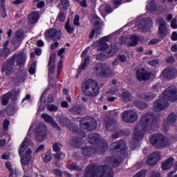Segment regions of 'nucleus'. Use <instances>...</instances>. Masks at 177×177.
<instances>
[{
    "mask_svg": "<svg viewBox=\"0 0 177 177\" xmlns=\"http://www.w3.org/2000/svg\"><path fill=\"white\" fill-rule=\"evenodd\" d=\"M156 128H158V120L153 119L151 113L144 115L136 126L133 135L134 140H142L146 131L150 132V131H154Z\"/></svg>",
    "mask_w": 177,
    "mask_h": 177,
    "instance_id": "f257e3e1",
    "label": "nucleus"
},
{
    "mask_svg": "<svg viewBox=\"0 0 177 177\" xmlns=\"http://www.w3.org/2000/svg\"><path fill=\"white\" fill-rule=\"evenodd\" d=\"M84 177H114V171L107 165L100 166L96 173L93 165L86 167Z\"/></svg>",
    "mask_w": 177,
    "mask_h": 177,
    "instance_id": "f03ea898",
    "label": "nucleus"
},
{
    "mask_svg": "<svg viewBox=\"0 0 177 177\" xmlns=\"http://www.w3.org/2000/svg\"><path fill=\"white\" fill-rule=\"evenodd\" d=\"M97 44H98L97 50H101V53L96 56L97 60H106L117 53L118 46L115 44L111 45V50H109V45L104 42V38L97 41Z\"/></svg>",
    "mask_w": 177,
    "mask_h": 177,
    "instance_id": "7ed1b4c3",
    "label": "nucleus"
},
{
    "mask_svg": "<svg viewBox=\"0 0 177 177\" xmlns=\"http://www.w3.org/2000/svg\"><path fill=\"white\" fill-rule=\"evenodd\" d=\"M55 62H56V54H52L50 55L48 62V78L49 84L51 85L56 84V80H59V73H60V68L63 67V60L60 59L57 64V75L55 76L53 73L55 71Z\"/></svg>",
    "mask_w": 177,
    "mask_h": 177,
    "instance_id": "20e7f679",
    "label": "nucleus"
},
{
    "mask_svg": "<svg viewBox=\"0 0 177 177\" xmlns=\"http://www.w3.org/2000/svg\"><path fill=\"white\" fill-rule=\"evenodd\" d=\"M83 92L88 97H95L99 95V85L93 80H89L83 85Z\"/></svg>",
    "mask_w": 177,
    "mask_h": 177,
    "instance_id": "39448f33",
    "label": "nucleus"
},
{
    "mask_svg": "<svg viewBox=\"0 0 177 177\" xmlns=\"http://www.w3.org/2000/svg\"><path fill=\"white\" fill-rule=\"evenodd\" d=\"M150 143L156 149H164L171 145L169 140L161 133H156L151 136Z\"/></svg>",
    "mask_w": 177,
    "mask_h": 177,
    "instance_id": "423d86ee",
    "label": "nucleus"
},
{
    "mask_svg": "<svg viewBox=\"0 0 177 177\" xmlns=\"http://www.w3.org/2000/svg\"><path fill=\"white\" fill-rule=\"evenodd\" d=\"M93 71L98 77H102L103 78H109L113 75V71L110 69V66L107 64H103L102 62H98L93 68Z\"/></svg>",
    "mask_w": 177,
    "mask_h": 177,
    "instance_id": "0eeeda50",
    "label": "nucleus"
},
{
    "mask_svg": "<svg viewBox=\"0 0 177 177\" xmlns=\"http://www.w3.org/2000/svg\"><path fill=\"white\" fill-rule=\"evenodd\" d=\"M105 127L108 131H112L115 132L113 134V139H118L122 134L121 131L118 130V127L117 126V123L115 122V119L112 117H108L105 120Z\"/></svg>",
    "mask_w": 177,
    "mask_h": 177,
    "instance_id": "6e6552de",
    "label": "nucleus"
},
{
    "mask_svg": "<svg viewBox=\"0 0 177 177\" xmlns=\"http://www.w3.org/2000/svg\"><path fill=\"white\" fill-rule=\"evenodd\" d=\"M35 139L37 142H44L48 136V129L45 124H39L35 131Z\"/></svg>",
    "mask_w": 177,
    "mask_h": 177,
    "instance_id": "1a4fd4ad",
    "label": "nucleus"
},
{
    "mask_svg": "<svg viewBox=\"0 0 177 177\" xmlns=\"http://www.w3.org/2000/svg\"><path fill=\"white\" fill-rule=\"evenodd\" d=\"M80 127L83 129H89L90 131H93L96 129L97 124L95 118L92 117L83 118L80 122Z\"/></svg>",
    "mask_w": 177,
    "mask_h": 177,
    "instance_id": "9d476101",
    "label": "nucleus"
},
{
    "mask_svg": "<svg viewBox=\"0 0 177 177\" xmlns=\"http://www.w3.org/2000/svg\"><path fill=\"white\" fill-rule=\"evenodd\" d=\"M122 120L124 122H129V124H132L138 121L139 119V115H138V113L135 112L132 110L124 111L122 113Z\"/></svg>",
    "mask_w": 177,
    "mask_h": 177,
    "instance_id": "9b49d317",
    "label": "nucleus"
},
{
    "mask_svg": "<svg viewBox=\"0 0 177 177\" xmlns=\"http://www.w3.org/2000/svg\"><path fill=\"white\" fill-rule=\"evenodd\" d=\"M163 97L169 102H176L177 100V89L175 86H171L166 88L163 93Z\"/></svg>",
    "mask_w": 177,
    "mask_h": 177,
    "instance_id": "f8f14e48",
    "label": "nucleus"
},
{
    "mask_svg": "<svg viewBox=\"0 0 177 177\" xmlns=\"http://www.w3.org/2000/svg\"><path fill=\"white\" fill-rule=\"evenodd\" d=\"M2 73L6 74V75H10V74L15 73V61H13V59L8 60L3 64Z\"/></svg>",
    "mask_w": 177,
    "mask_h": 177,
    "instance_id": "ddd939ff",
    "label": "nucleus"
},
{
    "mask_svg": "<svg viewBox=\"0 0 177 177\" xmlns=\"http://www.w3.org/2000/svg\"><path fill=\"white\" fill-rule=\"evenodd\" d=\"M169 106V103L163 97L154 103L153 110L154 111H160V110H165Z\"/></svg>",
    "mask_w": 177,
    "mask_h": 177,
    "instance_id": "4468645a",
    "label": "nucleus"
},
{
    "mask_svg": "<svg viewBox=\"0 0 177 177\" xmlns=\"http://www.w3.org/2000/svg\"><path fill=\"white\" fill-rule=\"evenodd\" d=\"M162 76L167 80H175L177 77V69L174 68H167L163 70Z\"/></svg>",
    "mask_w": 177,
    "mask_h": 177,
    "instance_id": "2eb2a0df",
    "label": "nucleus"
},
{
    "mask_svg": "<svg viewBox=\"0 0 177 177\" xmlns=\"http://www.w3.org/2000/svg\"><path fill=\"white\" fill-rule=\"evenodd\" d=\"M160 160H161V153L160 152H154L148 156L147 164L153 167V165H156Z\"/></svg>",
    "mask_w": 177,
    "mask_h": 177,
    "instance_id": "dca6fc26",
    "label": "nucleus"
},
{
    "mask_svg": "<svg viewBox=\"0 0 177 177\" xmlns=\"http://www.w3.org/2000/svg\"><path fill=\"white\" fill-rule=\"evenodd\" d=\"M136 75L139 81H147L151 76V73L147 72L144 68H142L136 71Z\"/></svg>",
    "mask_w": 177,
    "mask_h": 177,
    "instance_id": "f3484780",
    "label": "nucleus"
},
{
    "mask_svg": "<svg viewBox=\"0 0 177 177\" xmlns=\"http://www.w3.org/2000/svg\"><path fill=\"white\" fill-rule=\"evenodd\" d=\"M24 39V32L21 30H18L16 32L15 36L12 39L11 44L12 45H19Z\"/></svg>",
    "mask_w": 177,
    "mask_h": 177,
    "instance_id": "a211bd4d",
    "label": "nucleus"
},
{
    "mask_svg": "<svg viewBox=\"0 0 177 177\" xmlns=\"http://www.w3.org/2000/svg\"><path fill=\"white\" fill-rule=\"evenodd\" d=\"M151 26H153V21L150 18L142 19L138 25V28L142 31H145V30H147V28H150Z\"/></svg>",
    "mask_w": 177,
    "mask_h": 177,
    "instance_id": "6ab92c4d",
    "label": "nucleus"
},
{
    "mask_svg": "<svg viewBox=\"0 0 177 177\" xmlns=\"http://www.w3.org/2000/svg\"><path fill=\"white\" fill-rule=\"evenodd\" d=\"M32 153V151H31V149H28L26 151V153L21 158V162L22 164L23 169H26V165H28V164H30V161H31V153Z\"/></svg>",
    "mask_w": 177,
    "mask_h": 177,
    "instance_id": "aec40b11",
    "label": "nucleus"
},
{
    "mask_svg": "<svg viewBox=\"0 0 177 177\" xmlns=\"http://www.w3.org/2000/svg\"><path fill=\"white\" fill-rule=\"evenodd\" d=\"M88 53V50H84L82 53V57H83V64L79 67V71L80 70H85L89 66V62H91V57L87 55L86 54Z\"/></svg>",
    "mask_w": 177,
    "mask_h": 177,
    "instance_id": "412c9836",
    "label": "nucleus"
},
{
    "mask_svg": "<svg viewBox=\"0 0 177 177\" xmlns=\"http://www.w3.org/2000/svg\"><path fill=\"white\" fill-rule=\"evenodd\" d=\"M48 35L52 38L53 41H59L62 38V30L57 29H50L48 30Z\"/></svg>",
    "mask_w": 177,
    "mask_h": 177,
    "instance_id": "4be33fe9",
    "label": "nucleus"
},
{
    "mask_svg": "<svg viewBox=\"0 0 177 177\" xmlns=\"http://www.w3.org/2000/svg\"><path fill=\"white\" fill-rule=\"evenodd\" d=\"M111 147L112 150H118L120 149L121 151H122V150H127V143H125V140H120L112 143Z\"/></svg>",
    "mask_w": 177,
    "mask_h": 177,
    "instance_id": "5701e85b",
    "label": "nucleus"
},
{
    "mask_svg": "<svg viewBox=\"0 0 177 177\" xmlns=\"http://www.w3.org/2000/svg\"><path fill=\"white\" fill-rule=\"evenodd\" d=\"M156 24L159 26L158 28L160 34H165V32H167V23H165V20H164V18H158L156 19Z\"/></svg>",
    "mask_w": 177,
    "mask_h": 177,
    "instance_id": "b1692460",
    "label": "nucleus"
},
{
    "mask_svg": "<svg viewBox=\"0 0 177 177\" xmlns=\"http://www.w3.org/2000/svg\"><path fill=\"white\" fill-rule=\"evenodd\" d=\"M28 23H29V24H35V23H37L39 19V12H32L28 16Z\"/></svg>",
    "mask_w": 177,
    "mask_h": 177,
    "instance_id": "393cba45",
    "label": "nucleus"
},
{
    "mask_svg": "<svg viewBox=\"0 0 177 177\" xmlns=\"http://www.w3.org/2000/svg\"><path fill=\"white\" fill-rule=\"evenodd\" d=\"M120 97L123 102H125V103H128V102H131L132 99H133L131 93L125 89L122 90V93L121 94Z\"/></svg>",
    "mask_w": 177,
    "mask_h": 177,
    "instance_id": "a878e982",
    "label": "nucleus"
},
{
    "mask_svg": "<svg viewBox=\"0 0 177 177\" xmlns=\"http://www.w3.org/2000/svg\"><path fill=\"white\" fill-rule=\"evenodd\" d=\"M105 162L111 167H113V168H115V167H118V165L121 164V160H118L113 157L107 158Z\"/></svg>",
    "mask_w": 177,
    "mask_h": 177,
    "instance_id": "bb28decb",
    "label": "nucleus"
},
{
    "mask_svg": "<svg viewBox=\"0 0 177 177\" xmlns=\"http://www.w3.org/2000/svg\"><path fill=\"white\" fill-rule=\"evenodd\" d=\"M174 160L172 158H169L165 160L162 163V169H163V171H167V169H169V168H171V167L174 165Z\"/></svg>",
    "mask_w": 177,
    "mask_h": 177,
    "instance_id": "cd10ccee",
    "label": "nucleus"
},
{
    "mask_svg": "<svg viewBox=\"0 0 177 177\" xmlns=\"http://www.w3.org/2000/svg\"><path fill=\"white\" fill-rule=\"evenodd\" d=\"M15 59L17 60V65L21 66L26 63V60H27V55H26V53L22 52Z\"/></svg>",
    "mask_w": 177,
    "mask_h": 177,
    "instance_id": "c85d7f7f",
    "label": "nucleus"
},
{
    "mask_svg": "<svg viewBox=\"0 0 177 177\" xmlns=\"http://www.w3.org/2000/svg\"><path fill=\"white\" fill-rule=\"evenodd\" d=\"M100 139L99 134L91 133L88 135V142L91 145H93Z\"/></svg>",
    "mask_w": 177,
    "mask_h": 177,
    "instance_id": "c756f323",
    "label": "nucleus"
},
{
    "mask_svg": "<svg viewBox=\"0 0 177 177\" xmlns=\"http://www.w3.org/2000/svg\"><path fill=\"white\" fill-rule=\"evenodd\" d=\"M29 138L28 136H27L21 143V147L19 150V156L23 154V152L27 149V146H28Z\"/></svg>",
    "mask_w": 177,
    "mask_h": 177,
    "instance_id": "7c9ffc66",
    "label": "nucleus"
},
{
    "mask_svg": "<svg viewBox=\"0 0 177 177\" xmlns=\"http://www.w3.org/2000/svg\"><path fill=\"white\" fill-rule=\"evenodd\" d=\"M147 9L149 10V12H154V10H156L157 5H156V1L154 0H148Z\"/></svg>",
    "mask_w": 177,
    "mask_h": 177,
    "instance_id": "2f4dec72",
    "label": "nucleus"
},
{
    "mask_svg": "<svg viewBox=\"0 0 177 177\" xmlns=\"http://www.w3.org/2000/svg\"><path fill=\"white\" fill-rule=\"evenodd\" d=\"M71 145L73 147H76V149H78V147H81V145H82V140L81 138H74L71 141Z\"/></svg>",
    "mask_w": 177,
    "mask_h": 177,
    "instance_id": "473e14b6",
    "label": "nucleus"
},
{
    "mask_svg": "<svg viewBox=\"0 0 177 177\" xmlns=\"http://www.w3.org/2000/svg\"><path fill=\"white\" fill-rule=\"evenodd\" d=\"M138 41H139V37L134 35L130 37L128 41V46H136L138 45Z\"/></svg>",
    "mask_w": 177,
    "mask_h": 177,
    "instance_id": "72a5a7b5",
    "label": "nucleus"
},
{
    "mask_svg": "<svg viewBox=\"0 0 177 177\" xmlns=\"http://www.w3.org/2000/svg\"><path fill=\"white\" fill-rule=\"evenodd\" d=\"M17 110V106L16 104H10L8 106L6 113L8 115H12V114H15V111Z\"/></svg>",
    "mask_w": 177,
    "mask_h": 177,
    "instance_id": "f704fd0d",
    "label": "nucleus"
},
{
    "mask_svg": "<svg viewBox=\"0 0 177 177\" xmlns=\"http://www.w3.org/2000/svg\"><path fill=\"white\" fill-rule=\"evenodd\" d=\"M41 158L44 162H49L52 161V155L50 153V151H47L46 153L41 155Z\"/></svg>",
    "mask_w": 177,
    "mask_h": 177,
    "instance_id": "c9c22d12",
    "label": "nucleus"
},
{
    "mask_svg": "<svg viewBox=\"0 0 177 177\" xmlns=\"http://www.w3.org/2000/svg\"><path fill=\"white\" fill-rule=\"evenodd\" d=\"M9 99H10V93L5 94L1 99V104L3 106H8L9 103Z\"/></svg>",
    "mask_w": 177,
    "mask_h": 177,
    "instance_id": "e433bc0d",
    "label": "nucleus"
},
{
    "mask_svg": "<svg viewBox=\"0 0 177 177\" xmlns=\"http://www.w3.org/2000/svg\"><path fill=\"white\" fill-rule=\"evenodd\" d=\"M75 28L70 25V19H68L65 24V30H66L67 32H68V34H73V32H74Z\"/></svg>",
    "mask_w": 177,
    "mask_h": 177,
    "instance_id": "4c0bfd02",
    "label": "nucleus"
},
{
    "mask_svg": "<svg viewBox=\"0 0 177 177\" xmlns=\"http://www.w3.org/2000/svg\"><path fill=\"white\" fill-rule=\"evenodd\" d=\"M108 147L106 142H102L100 147L97 148V151L100 154H102V153H104L107 150Z\"/></svg>",
    "mask_w": 177,
    "mask_h": 177,
    "instance_id": "58836bf2",
    "label": "nucleus"
},
{
    "mask_svg": "<svg viewBox=\"0 0 177 177\" xmlns=\"http://www.w3.org/2000/svg\"><path fill=\"white\" fill-rule=\"evenodd\" d=\"M176 121V116L174 113H170L167 118V122L169 125H174Z\"/></svg>",
    "mask_w": 177,
    "mask_h": 177,
    "instance_id": "ea45409f",
    "label": "nucleus"
},
{
    "mask_svg": "<svg viewBox=\"0 0 177 177\" xmlns=\"http://www.w3.org/2000/svg\"><path fill=\"white\" fill-rule=\"evenodd\" d=\"M134 106L138 109H146L147 107V104L145 102H142L140 101H134Z\"/></svg>",
    "mask_w": 177,
    "mask_h": 177,
    "instance_id": "a19ab883",
    "label": "nucleus"
},
{
    "mask_svg": "<svg viewBox=\"0 0 177 177\" xmlns=\"http://www.w3.org/2000/svg\"><path fill=\"white\" fill-rule=\"evenodd\" d=\"M143 97H144L145 100H146L147 102H151V100H153V99H154V97H156V95H154L151 93H147L145 94Z\"/></svg>",
    "mask_w": 177,
    "mask_h": 177,
    "instance_id": "79ce46f5",
    "label": "nucleus"
},
{
    "mask_svg": "<svg viewBox=\"0 0 177 177\" xmlns=\"http://www.w3.org/2000/svg\"><path fill=\"white\" fill-rule=\"evenodd\" d=\"M41 117L42 118H44L46 122H48V124H50L53 121V118L49 115L48 114L43 113L41 115Z\"/></svg>",
    "mask_w": 177,
    "mask_h": 177,
    "instance_id": "37998d69",
    "label": "nucleus"
},
{
    "mask_svg": "<svg viewBox=\"0 0 177 177\" xmlns=\"http://www.w3.org/2000/svg\"><path fill=\"white\" fill-rule=\"evenodd\" d=\"M60 125H62V127H66L68 124L70 122V120L67 119L66 117H61L59 120Z\"/></svg>",
    "mask_w": 177,
    "mask_h": 177,
    "instance_id": "c03bdc74",
    "label": "nucleus"
},
{
    "mask_svg": "<svg viewBox=\"0 0 177 177\" xmlns=\"http://www.w3.org/2000/svg\"><path fill=\"white\" fill-rule=\"evenodd\" d=\"M91 153H92V148L91 147H86L83 148V149H82V153L86 157H88V156H91Z\"/></svg>",
    "mask_w": 177,
    "mask_h": 177,
    "instance_id": "a18cd8bd",
    "label": "nucleus"
},
{
    "mask_svg": "<svg viewBox=\"0 0 177 177\" xmlns=\"http://www.w3.org/2000/svg\"><path fill=\"white\" fill-rule=\"evenodd\" d=\"M91 21H92V23L95 24V26H99V24H100V18H99V17H97L96 15H93L92 17Z\"/></svg>",
    "mask_w": 177,
    "mask_h": 177,
    "instance_id": "49530a36",
    "label": "nucleus"
},
{
    "mask_svg": "<svg viewBox=\"0 0 177 177\" xmlns=\"http://www.w3.org/2000/svg\"><path fill=\"white\" fill-rule=\"evenodd\" d=\"M35 68H37V62H35L31 64L30 68H29V73L31 75L35 73Z\"/></svg>",
    "mask_w": 177,
    "mask_h": 177,
    "instance_id": "de8ad7c7",
    "label": "nucleus"
},
{
    "mask_svg": "<svg viewBox=\"0 0 177 177\" xmlns=\"http://www.w3.org/2000/svg\"><path fill=\"white\" fill-rule=\"evenodd\" d=\"M10 99L11 98L13 102H16L17 100V96H19V92L14 91L12 93H10Z\"/></svg>",
    "mask_w": 177,
    "mask_h": 177,
    "instance_id": "09e8293b",
    "label": "nucleus"
},
{
    "mask_svg": "<svg viewBox=\"0 0 177 177\" xmlns=\"http://www.w3.org/2000/svg\"><path fill=\"white\" fill-rule=\"evenodd\" d=\"M68 169L81 171V167H78L75 163H72L71 165L68 166Z\"/></svg>",
    "mask_w": 177,
    "mask_h": 177,
    "instance_id": "8fccbe9b",
    "label": "nucleus"
},
{
    "mask_svg": "<svg viewBox=\"0 0 177 177\" xmlns=\"http://www.w3.org/2000/svg\"><path fill=\"white\" fill-rule=\"evenodd\" d=\"M148 177H161V174L157 171H152L149 173Z\"/></svg>",
    "mask_w": 177,
    "mask_h": 177,
    "instance_id": "3c124183",
    "label": "nucleus"
},
{
    "mask_svg": "<svg viewBox=\"0 0 177 177\" xmlns=\"http://www.w3.org/2000/svg\"><path fill=\"white\" fill-rule=\"evenodd\" d=\"M113 3L114 9H117V8H119L122 4V0H113Z\"/></svg>",
    "mask_w": 177,
    "mask_h": 177,
    "instance_id": "603ef678",
    "label": "nucleus"
},
{
    "mask_svg": "<svg viewBox=\"0 0 177 177\" xmlns=\"http://www.w3.org/2000/svg\"><path fill=\"white\" fill-rule=\"evenodd\" d=\"M9 55V50L0 49V57H6Z\"/></svg>",
    "mask_w": 177,
    "mask_h": 177,
    "instance_id": "864d4df0",
    "label": "nucleus"
},
{
    "mask_svg": "<svg viewBox=\"0 0 177 177\" xmlns=\"http://www.w3.org/2000/svg\"><path fill=\"white\" fill-rule=\"evenodd\" d=\"M104 10L105 12H106L107 13H111V12H113V10H114V8L111 7V6L110 4H106L104 7Z\"/></svg>",
    "mask_w": 177,
    "mask_h": 177,
    "instance_id": "5fc2aeb1",
    "label": "nucleus"
},
{
    "mask_svg": "<svg viewBox=\"0 0 177 177\" xmlns=\"http://www.w3.org/2000/svg\"><path fill=\"white\" fill-rule=\"evenodd\" d=\"M57 20L59 21L63 22L66 20V15H64V12H60L57 17Z\"/></svg>",
    "mask_w": 177,
    "mask_h": 177,
    "instance_id": "6e6d98bb",
    "label": "nucleus"
},
{
    "mask_svg": "<svg viewBox=\"0 0 177 177\" xmlns=\"http://www.w3.org/2000/svg\"><path fill=\"white\" fill-rule=\"evenodd\" d=\"M133 177H146V171L141 170L138 171Z\"/></svg>",
    "mask_w": 177,
    "mask_h": 177,
    "instance_id": "4d7b16f0",
    "label": "nucleus"
},
{
    "mask_svg": "<svg viewBox=\"0 0 177 177\" xmlns=\"http://www.w3.org/2000/svg\"><path fill=\"white\" fill-rule=\"evenodd\" d=\"M48 109L49 111H57L59 110V108L56 105L50 104L48 106Z\"/></svg>",
    "mask_w": 177,
    "mask_h": 177,
    "instance_id": "13d9d810",
    "label": "nucleus"
},
{
    "mask_svg": "<svg viewBox=\"0 0 177 177\" xmlns=\"http://www.w3.org/2000/svg\"><path fill=\"white\" fill-rule=\"evenodd\" d=\"M61 3L64 9H67V8L70 6V3L68 2V0H61Z\"/></svg>",
    "mask_w": 177,
    "mask_h": 177,
    "instance_id": "bf43d9fd",
    "label": "nucleus"
},
{
    "mask_svg": "<svg viewBox=\"0 0 177 177\" xmlns=\"http://www.w3.org/2000/svg\"><path fill=\"white\" fill-rule=\"evenodd\" d=\"M148 63L150 66H152L153 67H156V66H158L160 62L158 61V59H153V60L149 61Z\"/></svg>",
    "mask_w": 177,
    "mask_h": 177,
    "instance_id": "052dcab7",
    "label": "nucleus"
},
{
    "mask_svg": "<svg viewBox=\"0 0 177 177\" xmlns=\"http://www.w3.org/2000/svg\"><path fill=\"white\" fill-rule=\"evenodd\" d=\"M53 174H54V175H56V176L57 177H62V171L59 169H55L52 171Z\"/></svg>",
    "mask_w": 177,
    "mask_h": 177,
    "instance_id": "680f3d73",
    "label": "nucleus"
},
{
    "mask_svg": "<svg viewBox=\"0 0 177 177\" xmlns=\"http://www.w3.org/2000/svg\"><path fill=\"white\" fill-rule=\"evenodd\" d=\"M10 122L8 120H5L3 124V131H8Z\"/></svg>",
    "mask_w": 177,
    "mask_h": 177,
    "instance_id": "e2e57ef3",
    "label": "nucleus"
},
{
    "mask_svg": "<svg viewBox=\"0 0 177 177\" xmlns=\"http://www.w3.org/2000/svg\"><path fill=\"white\" fill-rule=\"evenodd\" d=\"M120 44H122L123 45H127L128 46V38L127 37H122L120 39Z\"/></svg>",
    "mask_w": 177,
    "mask_h": 177,
    "instance_id": "0e129e2a",
    "label": "nucleus"
},
{
    "mask_svg": "<svg viewBox=\"0 0 177 177\" xmlns=\"http://www.w3.org/2000/svg\"><path fill=\"white\" fill-rule=\"evenodd\" d=\"M102 28H103L102 27V25L97 26L95 27L96 37H97V35H100V34H102Z\"/></svg>",
    "mask_w": 177,
    "mask_h": 177,
    "instance_id": "69168bd1",
    "label": "nucleus"
},
{
    "mask_svg": "<svg viewBox=\"0 0 177 177\" xmlns=\"http://www.w3.org/2000/svg\"><path fill=\"white\" fill-rule=\"evenodd\" d=\"M6 167L10 171V174H12V175H13L14 170H13V168H12V164H10V162H8L6 163Z\"/></svg>",
    "mask_w": 177,
    "mask_h": 177,
    "instance_id": "338daca9",
    "label": "nucleus"
},
{
    "mask_svg": "<svg viewBox=\"0 0 177 177\" xmlns=\"http://www.w3.org/2000/svg\"><path fill=\"white\" fill-rule=\"evenodd\" d=\"M171 28H177L176 18L172 19L171 22Z\"/></svg>",
    "mask_w": 177,
    "mask_h": 177,
    "instance_id": "774afa93",
    "label": "nucleus"
}]
</instances>
